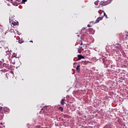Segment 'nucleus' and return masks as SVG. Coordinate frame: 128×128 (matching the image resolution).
I'll use <instances>...</instances> for the list:
<instances>
[{"label": "nucleus", "instance_id": "nucleus-18", "mask_svg": "<svg viewBox=\"0 0 128 128\" xmlns=\"http://www.w3.org/2000/svg\"><path fill=\"white\" fill-rule=\"evenodd\" d=\"M80 46H82V41H80Z\"/></svg>", "mask_w": 128, "mask_h": 128}, {"label": "nucleus", "instance_id": "nucleus-20", "mask_svg": "<svg viewBox=\"0 0 128 128\" xmlns=\"http://www.w3.org/2000/svg\"><path fill=\"white\" fill-rule=\"evenodd\" d=\"M125 34H126V36H128V32H125Z\"/></svg>", "mask_w": 128, "mask_h": 128}, {"label": "nucleus", "instance_id": "nucleus-6", "mask_svg": "<svg viewBox=\"0 0 128 128\" xmlns=\"http://www.w3.org/2000/svg\"><path fill=\"white\" fill-rule=\"evenodd\" d=\"M80 65H78L76 68V70L77 72H80Z\"/></svg>", "mask_w": 128, "mask_h": 128}, {"label": "nucleus", "instance_id": "nucleus-21", "mask_svg": "<svg viewBox=\"0 0 128 128\" xmlns=\"http://www.w3.org/2000/svg\"><path fill=\"white\" fill-rule=\"evenodd\" d=\"M30 42H32V40H30Z\"/></svg>", "mask_w": 128, "mask_h": 128}, {"label": "nucleus", "instance_id": "nucleus-14", "mask_svg": "<svg viewBox=\"0 0 128 128\" xmlns=\"http://www.w3.org/2000/svg\"><path fill=\"white\" fill-rule=\"evenodd\" d=\"M8 66V65H6V64H0V68H4V66Z\"/></svg>", "mask_w": 128, "mask_h": 128}, {"label": "nucleus", "instance_id": "nucleus-19", "mask_svg": "<svg viewBox=\"0 0 128 128\" xmlns=\"http://www.w3.org/2000/svg\"><path fill=\"white\" fill-rule=\"evenodd\" d=\"M104 16L108 18V16H106V13H104Z\"/></svg>", "mask_w": 128, "mask_h": 128}, {"label": "nucleus", "instance_id": "nucleus-15", "mask_svg": "<svg viewBox=\"0 0 128 128\" xmlns=\"http://www.w3.org/2000/svg\"><path fill=\"white\" fill-rule=\"evenodd\" d=\"M96 24V23H94V22H90V24L92 26L93 24Z\"/></svg>", "mask_w": 128, "mask_h": 128}, {"label": "nucleus", "instance_id": "nucleus-24", "mask_svg": "<svg viewBox=\"0 0 128 128\" xmlns=\"http://www.w3.org/2000/svg\"><path fill=\"white\" fill-rule=\"evenodd\" d=\"M11 0V2H12V0Z\"/></svg>", "mask_w": 128, "mask_h": 128}, {"label": "nucleus", "instance_id": "nucleus-11", "mask_svg": "<svg viewBox=\"0 0 128 128\" xmlns=\"http://www.w3.org/2000/svg\"><path fill=\"white\" fill-rule=\"evenodd\" d=\"M16 2H18V4H22V0H16Z\"/></svg>", "mask_w": 128, "mask_h": 128}, {"label": "nucleus", "instance_id": "nucleus-9", "mask_svg": "<svg viewBox=\"0 0 128 128\" xmlns=\"http://www.w3.org/2000/svg\"><path fill=\"white\" fill-rule=\"evenodd\" d=\"M89 62H90L86 60L82 61V64H88Z\"/></svg>", "mask_w": 128, "mask_h": 128}, {"label": "nucleus", "instance_id": "nucleus-8", "mask_svg": "<svg viewBox=\"0 0 128 128\" xmlns=\"http://www.w3.org/2000/svg\"><path fill=\"white\" fill-rule=\"evenodd\" d=\"M11 2L13 6H18V2Z\"/></svg>", "mask_w": 128, "mask_h": 128}, {"label": "nucleus", "instance_id": "nucleus-3", "mask_svg": "<svg viewBox=\"0 0 128 128\" xmlns=\"http://www.w3.org/2000/svg\"><path fill=\"white\" fill-rule=\"evenodd\" d=\"M4 118V112L2 111V107H0V120Z\"/></svg>", "mask_w": 128, "mask_h": 128}, {"label": "nucleus", "instance_id": "nucleus-10", "mask_svg": "<svg viewBox=\"0 0 128 128\" xmlns=\"http://www.w3.org/2000/svg\"><path fill=\"white\" fill-rule=\"evenodd\" d=\"M4 60H0V64H6L4 62Z\"/></svg>", "mask_w": 128, "mask_h": 128}, {"label": "nucleus", "instance_id": "nucleus-4", "mask_svg": "<svg viewBox=\"0 0 128 128\" xmlns=\"http://www.w3.org/2000/svg\"><path fill=\"white\" fill-rule=\"evenodd\" d=\"M77 56L78 58V60H82V58H85L84 56H82V54H78Z\"/></svg>", "mask_w": 128, "mask_h": 128}, {"label": "nucleus", "instance_id": "nucleus-7", "mask_svg": "<svg viewBox=\"0 0 128 128\" xmlns=\"http://www.w3.org/2000/svg\"><path fill=\"white\" fill-rule=\"evenodd\" d=\"M64 100H66V99H62L60 101V104H62V106H64L66 102H64Z\"/></svg>", "mask_w": 128, "mask_h": 128}, {"label": "nucleus", "instance_id": "nucleus-5", "mask_svg": "<svg viewBox=\"0 0 128 128\" xmlns=\"http://www.w3.org/2000/svg\"><path fill=\"white\" fill-rule=\"evenodd\" d=\"M85 52L87 56L90 54V50H86Z\"/></svg>", "mask_w": 128, "mask_h": 128}, {"label": "nucleus", "instance_id": "nucleus-12", "mask_svg": "<svg viewBox=\"0 0 128 128\" xmlns=\"http://www.w3.org/2000/svg\"><path fill=\"white\" fill-rule=\"evenodd\" d=\"M58 110H60V112H64V108H62V107H60Z\"/></svg>", "mask_w": 128, "mask_h": 128}, {"label": "nucleus", "instance_id": "nucleus-22", "mask_svg": "<svg viewBox=\"0 0 128 128\" xmlns=\"http://www.w3.org/2000/svg\"><path fill=\"white\" fill-rule=\"evenodd\" d=\"M8 70H10V68L8 67Z\"/></svg>", "mask_w": 128, "mask_h": 128}, {"label": "nucleus", "instance_id": "nucleus-25", "mask_svg": "<svg viewBox=\"0 0 128 128\" xmlns=\"http://www.w3.org/2000/svg\"><path fill=\"white\" fill-rule=\"evenodd\" d=\"M1 41H0V42Z\"/></svg>", "mask_w": 128, "mask_h": 128}, {"label": "nucleus", "instance_id": "nucleus-13", "mask_svg": "<svg viewBox=\"0 0 128 128\" xmlns=\"http://www.w3.org/2000/svg\"><path fill=\"white\" fill-rule=\"evenodd\" d=\"M26 2H28V0H22V2H21V4H26Z\"/></svg>", "mask_w": 128, "mask_h": 128}, {"label": "nucleus", "instance_id": "nucleus-1", "mask_svg": "<svg viewBox=\"0 0 128 128\" xmlns=\"http://www.w3.org/2000/svg\"><path fill=\"white\" fill-rule=\"evenodd\" d=\"M10 23L11 24H12L13 26H18V22L16 20V21H12L10 20Z\"/></svg>", "mask_w": 128, "mask_h": 128}, {"label": "nucleus", "instance_id": "nucleus-2", "mask_svg": "<svg viewBox=\"0 0 128 128\" xmlns=\"http://www.w3.org/2000/svg\"><path fill=\"white\" fill-rule=\"evenodd\" d=\"M104 18V16H99L96 20L94 22V24H98L100 20H102Z\"/></svg>", "mask_w": 128, "mask_h": 128}, {"label": "nucleus", "instance_id": "nucleus-23", "mask_svg": "<svg viewBox=\"0 0 128 128\" xmlns=\"http://www.w3.org/2000/svg\"><path fill=\"white\" fill-rule=\"evenodd\" d=\"M13 64H14V62H12Z\"/></svg>", "mask_w": 128, "mask_h": 128}, {"label": "nucleus", "instance_id": "nucleus-17", "mask_svg": "<svg viewBox=\"0 0 128 128\" xmlns=\"http://www.w3.org/2000/svg\"><path fill=\"white\" fill-rule=\"evenodd\" d=\"M90 26H92L90 24H88V28H90Z\"/></svg>", "mask_w": 128, "mask_h": 128}, {"label": "nucleus", "instance_id": "nucleus-16", "mask_svg": "<svg viewBox=\"0 0 128 128\" xmlns=\"http://www.w3.org/2000/svg\"><path fill=\"white\" fill-rule=\"evenodd\" d=\"M18 44H22V42H24V41L22 40H18Z\"/></svg>", "mask_w": 128, "mask_h": 128}]
</instances>
